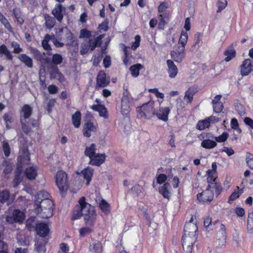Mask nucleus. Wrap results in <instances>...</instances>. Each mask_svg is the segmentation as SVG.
Listing matches in <instances>:
<instances>
[{
    "label": "nucleus",
    "instance_id": "60",
    "mask_svg": "<svg viewBox=\"0 0 253 253\" xmlns=\"http://www.w3.org/2000/svg\"><path fill=\"white\" fill-rule=\"evenodd\" d=\"M55 101L56 100L55 99H51L48 100L46 107V109L48 113L51 112L52 109L54 106Z\"/></svg>",
    "mask_w": 253,
    "mask_h": 253
},
{
    "label": "nucleus",
    "instance_id": "14",
    "mask_svg": "<svg viewBox=\"0 0 253 253\" xmlns=\"http://www.w3.org/2000/svg\"><path fill=\"white\" fill-rule=\"evenodd\" d=\"M253 70V65L250 59H245L241 65V73L244 76L248 75Z\"/></svg>",
    "mask_w": 253,
    "mask_h": 253
},
{
    "label": "nucleus",
    "instance_id": "50",
    "mask_svg": "<svg viewBox=\"0 0 253 253\" xmlns=\"http://www.w3.org/2000/svg\"><path fill=\"white\" fill-rule=\"evenodd\" d=\"M246 163L249 168L251 169H253V154L247 153L246 156Z\"/></svg>",
    "mask_w": 253,
    "mask_h": 253
},
{
    "label": "nucleus",
    "instance_id": "34",
    "mask_svg": "<svg viewBox=\"0 0 253 253\" xmlns=\"http://www.w3.org/2000/svg\"><path fill=\"white\" fill-rule=\"evenodd\" d=\"M96 149V145L94 143H92L88 147H86L84 151V155L90 159L94 156L96 153L95 151Z\"/></svg>",
    "mask_w": 253,
    "mask_h": 253
},
{
    "label": "nucleus",
    "instance_id": "46",
    "mask_svg": "<svg viewBox=\"0 0 253 253\" xmlns=\"http://www.w3.org/2000/svg\"><path fill=\"white\" fill-rule=\"evenodd\" d=\"M188 35L186 32L182 31L181 33V35L179 40L178 44H181L180 46H183L185 48V46L187 42Z\"/></svg>",
    "mask_w": 253,
    "mask_h": 253
},
{
    "label": "nucleus",
    "instance_id": "17",
    "mask_svg": "<svg viewBox=\"0 0 253 253\" xmlns=\"http://www.w3.org/2000/svg\"><path fill=\"white\" fill-rule=\"evenodd\" d=\"M110 83V80L106 78V74L102 72H99L96 78V86L104 87Z\"/></svg>",
    "mask_w": 253,
    "mask_h": 253
},
{
    "label": "nucleus",
    "instance_id": "9",
    "mask_svg": "<svg viewBox=\"0 0 253 253\" xmlns=\"http://www.w3.org/2000/svg\"><path fill=\"white\" fill-rule=\"evenodd\" d=\"M214 197L213 192L211 190L210 186H207L206 190L197 195V200L200 202H211Z\"/></svg>",
    "mask_w": 253,
    "mask_h": 253
},
{
    "label": "nucleus",
    "instance_id": "29",
    "mask_svg": "<svg viewBox=\"0 0 253 253\" xmlns=\"http://www.w3.org/2000/svg\"><path fill=\"white\" fill-rule=\"evenodd\" d=\"M65 29L66 30V33L65 34V38L67 41L66 45L69 46H74L75 44H77V42L75 41L73 34L71 31L69 30L66 27H65Z\"/></svg>",
    "mask_w": 253,
    "mask_h": 253
},
{
    "label": "nucleus",
    "instance_id": "22",
    "mask_svg": "<svg viewBox=\"0 0 253 253\" xmlns=\"http://www.w3.org/2000/svg\"><path fill=\"white\" fill-rule=\"evenodd\" d=\"M90 108L92 110L98 112L100 117H104L105 119L108 118L107 110L104 105H93Z\"/></svg>",
    "mask_w": 253,
    "mask_h": 253
},
{
    "label": "nucleus",
    "instance_id": "59",
    "mask_svg": "<svg viewBox=\"0 0 253 253\" xmlns=\"http://www.w3.org/2000/svg\"><path fill=\"white\" fill-rule=\"evenodd\" d=\"M2 149L6 157H8L10 153V147L7 142H4L2 144Z\"/></svg>",
    "mask_w": 253,
    "mask_h": 253
},
{
    "label": "nucleus",
    "instance_id": "58",
    "mask_svg": "<svg viewBox=\"0 0 253 253\" xmlns=\"http://www.w3.org/2000/svg\"><path fill=\"white\" fill-rule=\"evenodd\" d=\"M109 20L108 19H106L104 22L100 24L98 26V29L101 30H103L106 32L108 31L109 29L108 27Z\"/></svg>",
    "mask_w": 253,
    "mask_h": 253
},
{
    "label": "nucleus",
    "instance_id": "10",
    "mask_svg": "<svg viewBox=\"0 0 253 253\" xmlns=\"http://www.w3.org/2000/svg\"><path fill=\"white\" fill-rule=\"evenodd\" d=\"M32 114V108L28 104H25L20 111V122L26 121Z\"/></svg>",
    "mask_w": 253,
    "mask_h": 253
},
{
    "label": "nucleus",
    "instance_id": "40",
    "mask_svg": "<svg viewBox=\"0 0 253 253\" xmlns=\"http://www.w3.org/2000/svg\"><path fill=\"white\" fill-rule=\"evenodd\" d=\"M12 215L16 223L22 222L24 218L23 212L19 210H14L12 213Z\"/></svg>",
    "mask_w": 253,
    "mask_h": 253
},
{
    "label": "nucleus",
    "instance_id": "61",
    "mask_svg": "<svg viewBox=\"0 0 253 253\" xmlns=\"http://www.w3.org/2000/svg\"><path fill=\"white\" fill-rule=\"evenodd\" d=\"M166 17V16H164L162 14H160L159 19V26L158 28L159 29H164V26L166 24V22L165 20V18Z\"/></svg>",
    "mask_w": 253,
    "mask_h": 253
},
{
    "label": "nucleus",
    "instance_id": "3",
    "mask_svg": "<svg viewBox=\"0 0 253 253\" xmlns=\"http://www.w3.org/2000/svg\"><path fill=\"white\" fill-rule=\"evenodd\" d=\"M154 101H149L136 108V111L139 117L151 119L155 114Z\"/></svg>",
    "mask_w": 253,
    "mask_h": 253
},
{
    "label": "nucleus",
    "instance_id": "4",
    "mask_svg": "<svg viewBox=\"0 0 253 253\" xmlns=\"http://www.w3.org/2000/svg\"><path fill=\"white\" fill-rule=\"evenodd\" d=\"M29 161L30 156L28 155L18 158V164L15 172L13 180V186L14 187H16L22 180V176H21L22 163L28 164Z\"/></svg>",
    "mask_w": 253,
    "mask_h": 253
},
{
    "label": "nucleus",
    "instance_id": "45",
    "mask_svg": "<svg viewBox=\"0 0 253 253\" xmlns=\"http://www.w3.org/2000/svg\"><path fill=\"white\" fill-rule=\"evenodd\" d=\"M247 229L249 233H253V211L249 213L247 220Z\"/></svg>",
    "mask_w": 253,
    "mask_h": 253
},
{
    "label": "nucleus",
    "instance_id": "12",
    "mask_svg": "<svg viewBox=\"0 0 253 253\" xmlns=\"http://www.w3.org/2000/svg\"><path fill=\"white\" fill-rule=\"evenodd\" d=\"M106 157V156L105 154L97 153L90 159L89 164L91 165L99 167L104 163Z\"/></svg>",
    "mask_w": 253,
    "mask_h": 253
},
{
    "label": "nucleus",
    "instance_id": "53",
    "mask_svg": "<svg viewBox=\"0 0 253 253\" xmlns=\"http://www.w3.org/2000/svg\"><path fill=\"white\" fill-rule=\"evenodd\" d=\"M211 188H214L215 190V194L217 196H218L222 190V187L221 184L220 182L216 181L214 184L211 186Z\"/></svg>",
    "mask_w": 253,
    "mask_h": 253
},
{
    "label": "nucleus",
    "instance_id": "23",
    "mask_svg": "<svg viewBox=\"0 0 253 253\" xmlns=\"http://www.w3.org/2000/svg\"><path fill=\"white\" fill-rule=\"evenodd\" d=\"M96 130L95 126L93 124L89 121L84 124L83 129L84 136L86 137H89L91 136V131H95Z\"/></svg>",
    "mask_w": 253,
    "mask_h": 253
},
{
    "label": "nucleus",
    "instance_id": "30",
    "mask_svg": "<svg viewBox=\"0 0 253 253\" xmlns=\"http://www.w3.org/2000/svg\"><path fill=\"white\" fill-rule=\"evenodd\" d=\"M3 55L5 56L7 60H11L13 58L11 52L8 49L5 44L0 45V57H2Z\"/></svg>",
    "mask_w": 253,
    "mask_h": 253
},
{
    "label": "nucleus",
    "instance_id": "13",
    "mask_svg": "<svg viewBox=\"0 0 253 253\" xmlns=\"http://www.w3.org/2000/svg\"><path fill=\"white\" fill-rule=\"evenodd\" d=\"M178 49L176 51H172L170 53L171 57L175 62L180 63L185 57L184 50L183 46H178Z\"/></svg>",
    "mask_w": 253,
    "mask_h": 253
},
{
    "label": "nucleus",
    "instance_id": "15",
    "mask_svg": "<svg viewBox=\"0 0 253 253\" xmlns=\"http://www.w3.org/2000/svg\"><path fill=\"white\" fill-rule=\"evenodd\" d=\"M37 234L41 237H45L49 232V228L47 223L40 222L36 231Z\"/></svg>",
    "mask_w": 253,
    "mask_h": 253
},
{
    "label": "nucleus",
    "instance_id": "47",
    "mask_svg": "<svg viewBox=\"0 0 253 253\" xmlns=\"http://www.w3.org/2000/svg\"><path fill=\"white\" fill-rule=\"evenodd\" d=\"M202 34L200 33H197L195 35V38L196 39V42L192 47V50L193 51H197L200 47V42L201 40Z\"/></svg>",
    "mask_w": 253,
    "mask_h": 253
},
{
    "label": "nucleus",
    "instance_id": "44",
    "mask_svg": "<svg viewBox=\"0 0 253 253\" xmlns=\"http://www.w3.org/2000/svg\"><path fill=\"white\" fill-rule=\"evenodd\" d=\"M63 58L62 55L58 53H55L52 55L51 62L52 65L56 66L60 64L63 61Z\"/></svg>",
    "mask_w": 253,
    "mask_h": 253
},
{
    "label": "nucleus",
    "instance_id": "48",
    "mask_svg": "<svg viewBox=\"0 0 253 253\" xmlns=\"http://www.w3.org/2000/svg\"><path fill=\"white\" fill-rule=\"evenodd\" d=\"M45 26L47 28L51 29L55 25V20L51 17L48 16L45 18Z\"/></svg>",
    "mask_w": 253,
    "mask_h": 253
},
{
    "label": "nucleus",
    "instance_id": "24",
    "mask_svg": "<svg viewBox=\"0 0 253 253\" xmlns=\"http://www.w3.org/2000/svg\"><path fill=\"white\" fill-rule=\"evenodd\" d=\"M17 58L19 60L24 64L28 68H32L33 67V62L32 59L26 54H19Z\"/></svg>",
    "mask_w": 253,
    "mask_h": 253
},
{
    "label": "nucleus",
    "instance_id": "16",
    "mask_svg": "<svg viewBox=\"0 0 253 253\" xmlns=\"http://www.w3.org/2000/svg\"><path fill=\"white\" fill-rule=\"evenodd\" d=\"M171 187L169 183L166 182L159 188V193L166 199L169 200L171 196Z\"/></svg>",
    "mask_w": 253,
    "mask_h": 253
},
{
    "label": "nucleus",
    "instance_id": "5",
    "mask_svg": "<svg viewBox=\"0 0 253 253\" xmlns=\"http://www.w3.org/2000/svg\"><path fill=\"white\" fill-rule=\"evenodd\" d=\"M55 180L60 192L61 194L66 193L68 188L67 174L64 171H58Z\"/></svg>",
    "mask_w": 253,
    "mask_h": 253
},
{
    "label": "nucleus",
    "instance_id": "63",
    "mask_svg": "<svg viewBox=\"0 0 253 253\" xmlns=\"http://www.w3.org/2000/svg\"><path fill=\"white\" fill-rule=\"evenodd\" d=\"M241 193H239V192L237 190L233 192L229 198V203H231L239 198L241 195Z\"/></svg>",
    "mask_w": 253,
    "mask_h": 253
},
{
    "label": "nucleus",
    "instance_id": "43",
    "mask_svg": "<svg viewBox=\"0 0 253 253\" xmlns=\"http://www.w3.org/2000/svg\"><path fill=\"white\" fill-rule=\"evenodd\" d=\"M210 125V123L208 118L204 120L199 121L197 124L196 128L200 130H204L208 127Z\"/></svg>",
    "mask_w": 253,
    "mask_h": 253
},
{
    "label": "nucleus",
    "instance_id": "49",
    "mask_svg": "<svg viewBox=\"0 0 253 253\" xmlns=\"http://www.w3.org/2000/svg\"><path fill=\"white\" fill-rule=\"evenodd\" d=\"M91 36V32L85 29H81L80 32V36L79 38L80 39H84V38H87L89 39Z\"/></svg>",
    "mask_w": 253,
    "mask_h": 253
},
{
    "label": "nucleus",
    "instance_id": "19",
    "mask_svg": "<svg viewBox=\"0 0 253 253\" xmlns=\"http://www.w3.org/2000/svg\"><path fill=\"white\" fill-rule=\"evenodd\" d=\"M170 109L169 107H161L160 108V112L156 113L155 112V115L158 118L164 122H167L168 120V115L170 113Z\"/></svg>",
    "mask_w": 253,
    "mask_h": 253
},
{
    "label": "nucleus",
    "instance_id": "18",
    "mask_svg": "<svg viewBox=\"0 0 253 253\" xmlns=\"http://www.w3.org/2000/svg\"><path fill=\"white\" fill-rule=\"evenodd\" d=\"M226 239L225 226L224 224H221L220 225V228L216 234V239L218 242V245H223L225 243Z\"/></svg>",
    "mask_w": 253,
    "mask_h": 253
},
{
    "label": "nucleus",
    "instance_id": "32",
    "mask_svg": "<svg viewBox=\"0 0 253 253\" xmlns=\"http://www.w3.org/2000/svg\"><path fill=\"white\" fill-rule=\"evenodd\" d=\"M213 173V171L211 169H208L207 171V173L208 175L207 181L208 183V186H210V188H211V186L217 181V176L215 174H211Z\"/></svg>",
    "mask_w": 253,
    "mask_h": 253
},
{
    "label": "nucleus",
    "instance_id": "37",
    "mask_svg": "<svg viewBox=\"0 0 253 253\" xmlns=\"http://www.w3.org/2000/svg\"><path fill=\"white\" fill-rule=\"evenodd\" d=\"M143 68V66L141 64L138 63L130 67L129 70L131 75L134 77H137L139 74V71Z\"/></svg>",
    "mask_w": 253,
    "mask_h": 253
},
{
    "label": "nucleus",
    "instance_id": "11",
    "mask_svg": "<svg viewBox=\"0 0 253 253\" xmlns=\"http://www.w3.org/2000/svg\"><path fill=\"white\" fill-rule=\"evenodd\" d=\"M65 10V7H64L60 3H57L55 4L53 9L52 11V14L57 20L61 23L63 18V11Z\"/></svg>",
    "mask_w": 253,
    "mask_h": 253
},
{
    "label": "nucleus",
    "instance_id": "62",
    "mask_svg": "<svg viewBox=\"0 0 253 253\" xmlns=\"http://www.w3.org/2000/svg\"><path fill=\"white\" fill-rule=\"evenodd\" d=\"M35 250L38 253L45 251V246L42 243H37L35 245Z\"/></svg>",
    "mask_w": 253,
    "mask_h": 253
},
{
    "label": "nucleus",
    "instance_id": "51",
    "mask_svg": "<svg viewBox=\"0 0 253 253\" xmlns=\"http://www.w3.org/2000/svg\"><path fill=\"white\" fill-rule=\"evenodd\" d=\"M11 45L14 48L13 50L11 52L13 53L18 54L23 50L22 48L20 47L19 44L16 42H12Z\"/></svg>",
    "mask_w": 253,
    "mask_h": 253
},
{
    "label": "nucleus",
    "instance_id": "57",
    "mask_svg": "<svg viewBox=\"0 0 253 253\" xmlns=\"http://www.w3.org/2000/svg\"><path fill=\"white\" fill-rule=\"evenodd\" d=\"M80 53L82 55L87 53L90 49L88 43H83L81 46Z\"/></svg>",
    "mask_w": 253,
    "mask_h": 253
},
{
    "label": "nucleus",
    "instance_id": "64",
    "mask_svg": "<svg viewBox=\"0 0 253 253\" xmlns=\"http://www.w3.org/2000/svg\"><path fill=\"white\" fill-rule=\"evenodd\" d=\"M213 105V111L216 113L221 112L223 108V106L222 103H216Z\"/></svg>",
    "mask_w": 253,
    "mask_h": 253
},
{
    "label": "nucleus",
    "instance_id": "38",
    "mask_svg": "<svg viewBox=\"0 0 253 253\" xmlns=\"http://www.w3.org/2000/svg\"><path fill=\"white\" fill-rule=\"evenodd\" d=\"M217 145L216 141L210 139H204L201 143V146L206 149H212Z\"/></svg>",
    "mask_w": 253,
    "mask_h": 253
},
{
    "label": "nucleus",
    "instance_id": "54",
    "mask_svg": "<svg viewBox=\"0 0 253 253\" xmlns=\"http://www.w3.org/2000/svg\"><path fill=\"white\" fill-rule=\"evenodd\" d=\"M22 130L24 133L28 134L31 132L32 128L31 126L27 124L26 121H23L22 123H20Z\"/></svg>",
    "mask_w": 253,
    "mask_h": 253
},
{
    "label": "nucleus",
    "instance_id": "21",
    "mask_svg": "<svg viewBox=\"0 0 253 253\" xmlns=\"http://www.w3.org/2000/svg\"><path fill=\"white\" fill-rule=\"evenodd\" d=\"M198 231V226L196 223L186 222L185 224L184 228V233L191 235H196V232Z\"/></svg>",
    "mask_w": 253,
    "mask_h": 253
},
{
    "label": "nucleus",
    "instance_id": "55",
    "mask_svg": "<svg viewBox=\"0 0 253 253\" xmlns=\"http://www.w3.org/2000/svg\"><path fill=\"white\" fill-rule=\"evenodd\" d=\"M228 136L229 134L227 132H224L221 135L215 137V139L218 142H223L227 139Z\"/></svg>",
    "mask_w": 253,
    "mask_h": 253
},
{
    "label": "nucleus",
    "instance_id": "33",
    "mask_svg": "<svg viewBox=\"0 0 253 253\" xmlns=\"http://www.w3.org/2000/svg\"><path fill=\"white\" fill-rule=\"evenodd\" d=\"M3 119L5 122L6 128L9 129L11 128V124L13 122L12 114L10 112L6 113L3 116Z\"/></svg>",
    "mask_w": 253,
    "mask_h": 253
},
{
    "label": "nucleus",
    "instance_id": "28",
    "mask_svg": "<svg viewBox=\"0 0 253 253\" xmlns=\"http://www.w3.org/2000/svg\"><path fill=\"white\" fill-rule=\"evenodd\" d=\"M82 114L80 111H77L72 116V123L76 128H79L81 126Z\"/></svg>",
    "mask_w": 253,
    "mask_h": 253
},
{
    "label": "nucleus",
    "instance_id": "2",
    "mask_svg": "<svg viewBox=\"0 0 253 253\" xmlns=\"http://www.w3.org/2000/svg\"><path fill=\"white\" fill-rule=\"evenodd\" d=\"M43 193L45 192H41L36 196L34 207L36 212L40 217L48 218L53 214V203L51 200L47 198L42 199V197L43 196Z\"/></svg>",
    "mask_w": 253,
    "mask_h": 253
},
{
    "label": "nucleus",
    "instance_id": "7",
    "mask_svg": "<svg viewBox=\"0 0 253 253\" xmlns=\"http://www.w3.org/2000/svg\"><path fill=\"white\" fill-rule=\"evenodd\" d=\"M128 95V91L127 90H125L122 98L121 112L125 117H126L130 111Z\"/></svg>",
    "mask_w": 253,
    "mask_h": 253
},
{
    "label": "nucleus",
    "instance_id": "35",
    "mask_svg": "<svg viewBox=\"0 0 253 253\" xmlns=\"http://www.w3.org/2000/svg\"><path fill=\"white\" fill-rule=\"evenodd\" d=\"M196 93V89L194 87H190L186 91L184 96V100L187 103H191L193 100V95Z\"/></svg>",
    "mask_w": 253,
    "mask_h": 253
},
{
    "label": "nucleus",
    "instance_id": "36",
    "mask_svg": "<svg viewBox=\"0 0 253 253\" xmlns=\"http://www.w3.org/2000/svg\"><path fill=\"white\" fill-rule=\"evenodd\" d=\"M10 199V192L7 190L0 191V203H7Z\"/></svg>",
    "mask_w": 253,
    "mask_h": 253
},
{
    "label": "nucleus",
    "instance_id": "20",
    "mask_svg": "<svg viewBox=\"0 0 253 253\" xmlns=\"http://www.w3.org/2000/svg\"><path fill=\"white\" fill-rule=\"evenodd\" d=\"M39 222L36 216H31L27 220L26 226L28 230L36 231Z\"/></svg>",
    "mask_w": 253,
    "mask_h": 253
},
{
    "label": "nucleus",
    "instance_id": "39",
    "mask_svg": "<svg viewBox=\"0 0 253 253\" xmlns=\"http://www.w3.org/2000/svg\"><path fill=\"white\" fill-rule=\"evenodd\" d=\"M224 55L226 56L225 58L226 62H229L236 55V51L232 47L227 48L224 52Z\"/></svg>",
    "mask_w": 253,
    "mask_h": 253
},
{
    "label": "nucleus",
    "instance_id": "52",
    "mask_svg": "<svg viewBox=\"0 0 253 253\" xmlns=\"http://www.w3.org/2000/svg\"><path fill=\"white\" fill-rule=\"evenodd\" d=\"M0 22L1 24L4 26L5 28L7 29L9 32H12L11 25L5 16H3L2 18L0 19Z\"/></svg>",
    "mask_w": 253,
    "mask_h": 253
},
{
    "label": "nucleus",
    "instance_id": "1",
    "mask_svg": "<svg viewBox=\"0 0 253 253\" xmlns=\"http://www.w3.org/2000/svg\"><path fill=\"white\" fill-rule=\"evenodd\" d=\"M78 203L79 205H77L73 211L72 219L76 220L83 216L85 224L93 226L96 218L94 207L86 202L84 197H82Z\"/></svg>",
    "mask_w": 253,
    "mask_h": 253
},
{
    "label": "nucleus",
    "instance_id": "31",
    "mask_svg": "<svg viewBox=\"0 0 253 253\" xmlns=\"http://www.w3.org/2000/svg\"><path fill=\"white\" fill-rule=\"evenodd\" d=\"M92 169L87 168L82 170V173L84 179H86V185H88L92 176Z\"/></svg>",
    "mask_w": 253,
    "mask_h": 253
},
{
    "label": "nucleus",
    "instance_id": "56",
    "mask_svg": "<svg viewBox=\"0 0 253 253\" xmlns=\"http://www.w3.org/2000/svg\"><path fill=\"white\" fill-rule=\"evenodd\" d=\"M92 231V230L88 227L82 228L79 230L80 235L82 237L86 236L90 233Z\"/></svg>",
    "mask_w": 253,
    "mask_h": 253
},
{
    "label": "nucleus",
    "instance_id": "41",
    "mask_svg": "<svg viewBox=\"0 0 253 253\" xmlns=\"http://www.w3.org/2000/svg\"><path fill=\"white\" fill-rule=\"evenodd\" d=\"M13 15L18 23L22 25L24 22V20L21 17V11L20 8H15L13 9Z\"/></svg>",
    "mask_w": 253,
    "mask_h": 253
},
{
    "label": "nucleus",
    "instance_id": "25",
    "mask_svg": "<svg viewBox=\"0 0 253 253\" xmlns=\"http://www.w3.org/2000/svg\"><path fill=\"white\" fill-rule=\"evenodd\" d=\"M25 174L29 180L35 179L37 175V167L32 166L27 168L25 171Z\"/></svg>",
    "mask_w": 253,
    "mask_h": 253
},
{
    "label": "nucleus",
    "instance_id": "26",
    "mask_svg": "<svg viewBox=\"0 0 253 253\" xmlns=\"http://www.w3.org/2000/svg\"><path fill=\"white\" fill-rule=\"evenodd\" d=\"M167 65L168 66V73L169 76L171 78H174L178 72L177 68L176 66L174 64L173 62L171 60H168L167 61Z\"/></svg>",
    "mask_w": 253,
    "mask_h": 253
},
{
    "label": "nucleus",
    "instance_id": "42",
    "mask_svg": "<svg viewBox=\"0 0 253 253\" xmlns=\"http://www.w3.org/2000/svg\"><path fill=\"white\" fill-rule=\"evenodd\" d=\"M99 207L105 214H108L110 212V205L105 200L102 199L101 200Z\"/></svg>",
    "mask_w": 253,
    "mask_h": 253
},
{
    "label": "nucleus",
    "instance_id": "27",
    "mask_svg": "<svg viewBox=\"0 0 253 253\" xmlns=\"http://www.w3.org/2000/svg\"><path fill=\"white\" fill-rule=\"evenodd\" d=\"M29 50L35 59L38 61L42 62V57L45 55L44 52L42 53L38 49L33 47H30Z\"/></svg>",
    "mask_w": 253,
    "mask_h": 253
},
{
    "label": "nucleus",
    "instance_id": "8",
    "mask_svg": "<svg viewBox=\"0 0 253 253\" xmlns=\"http://www.w3.org/2000/svg\"><path fill=\"white\" fill-rule=\"evenodd\" d=\"M50 79H56L60 83L65 82V79L63 74L60 72L58 68L55 65H50L48 67Z\"/></svg>",
    "mask_w": 253,
    "mask_h": 253
},
{
    "label": "nucleus",
    "instance_id": "6",
    "mask_svg": "<svg viewBox=\"0 0 253 253\" xmlns=\"http://www.w3.org/2000/svg\"><path fill=\"white\" fill-rule=\"evenodd\" d=\"M197 239L196 235L184 233L182 238V247L185 253H192L193 246Z\"/></svg>",
    "mask_w": 253,
    "mask_h": 253
}]
</instances>
